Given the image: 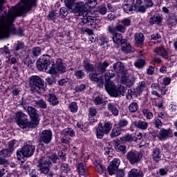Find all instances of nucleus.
I'll return each mask as SVG.
<instances>
[{"label":"nucleus","instance_id":"nucleus-1","mask_svg":"<svg viewBox=\"0 0 177 177\" xmlns=\"http://www.w3.org/2000/svg\"><path fill=\"white\" fill-rule=\"evenodd\" d=\"M3 0H0V13L2 12V6H3ZM33 6H37V0H21V2L13 8L12 10L9 12L6 19H3L4 26H10L15 20L17 16H21L24 13L30 12Z\"/></svg>","mask_w":177,"mask_h":177},{"label":"nucleus","instance_id":"nucleus-2","mask_svg":"<svg viewBox=\"0 0 177 177\" xmlns=\"http://www.w3.org/2000/svg\"><path fill=\"white\" fill-rule=\"evenodd\" d=\"M73 12V13H77L78 16L82 17L80 19L83 24L93 26L96 17L88 16V8H86V4L84 1L76 2Z\"/></svg>","mask_w":177,"mask_h":177},{"label":"nucleus","instance_id":"nucleus-3","mask_svg":"<svg viewBox=\"0 0 177 177\" xmlns=\"http://www.w3.org/2000/svg\"><path fill=\"white\" fill-rule=\"evenodd\" d=\"M51 59L52 58L48 55H44L40 57L39 59L36 63L38 70L39 71L44 70L46 73L53 75L57 74L55 62H52Z\"/></svg>","mask_w":177,"mask_h":177},{"label":"nucleus","instance_id":"nucleus-4","mask_svg":"<svg viewBox=\"0 0 177 177\" xmlns=\"http://www.w3.org/2000/svg\"><path fill=\"white\" fill-rule=\"evenodd\" d=\"M50 160L56 164L57 162V160H59V157L53 154L51 156H41L37 161V168H39V171L40 174H44V175H48L49 171H50V165H52V162Z\"/></svg>","mask_w":177,"mask_h":177},{"label":"nucleus","instance_id":"nucleus-5","mask_svg":"<svg viewBox=\"0 0 177 177\" xmlns=\"http://www.w3.org/2000/svg\"><path fill=\"white\" fill-rule=\"evenodd\" d=\"M8 15L3 16L2 18H0V39H3V38H8L9 33L11 34H18L19 37L23 35V30L19 29L17 32L16 31V28L13 27L12 24H13V21H15V19L16 17H14L13 21L11 22L10 25H5L3 24V20H6V17Z\"/></svg>","mask_w":177,"mask_h":177},{"label":"nucleus","instance_id":"nucleus-6","mask_svg":"<svg viewBox=\"0 0 177 177\" xmlns=\"http://www.w3.org/2000/svg\"><path fill=\"white\" fill-rule=\"evenodd\" d=\"M35 152V145H34V140H29L22 147L21 149L17 151V157L18 160H21L24 157H31Z\"/></svg>","mask_w":177,"mask_h":177},{"label":"nucleus","instance_id":"nucleus-7","mask_svg":"<svg viewBox=\"0 0 177 177\" xmlns=\"http://www.w3.org/2000/svg\"><path fill=\"white\" fill-rule=\"evenodd\" d=\"M29 86L33 93L35 92L42 93L44 89H45V82L39 76L33 75L30 77Z\"/></svg>","mask_w":177,"mask_h":177},{"label":"nucleus","instance_id":"nucleus-8","mask_svg":"<svg viewBox=\"0 0 177 177\" xmlns=\"http://www.w3.org/2000/svg\"><path fill=\"white\" fill-rule=\"evenodd\" d=\"M15 122L22 129H30V128H33L31 122L28 121L27 115L21 111L17 112L15 113Z\"/></svg>","mask_w":177,"mask_h":177},{"label":"nucleus","instance_id":"nucleus-9","mask_svg":"<svg viewBox=\"0 0 177 177\" xmlns=\"http://www.w3.org/2000/svg\"><path fill=\"white\" fill-rule=\"evenodd\" d=\"M24 109L27 110L28 114H29L32 128H37L39 124V113H38V111L32 106H28L27 109L24 107Z\"/></svg>","mask_w":177,"mask_h":177},{"label":"nucleus","instance_id":"nucleus-10","mask_svg":"<svg viewBox=\"0 0 177 177\" xmlns=\"http://www.w3.org/2000/svg\"><path fill=\"white\" fill-rule=\"evenodd\" d=\"M111 128H113V125L109 122H105L103 126L99 124L95 130L97 138L98 139H103V136H104V135H109V133H110Z\"/></svg>","mask_w":177,"mask_h":177},{"label":"nucleus","instance_id":"nucleus-11","mask_svg":"<svg viewBox=\"0 0 177 177\" xmlns=\"http://www.w3.org/2000/svg\"><path fill=\"white\" fill-rule=\"evenodd\" d=\"M61 170L62 171V173L58 174L57 172L55 171H50L48 174V177H66L67 176V174L71 171L70 168V165L67 163H62L60 166Z\"/></svg>","mask_w":177,"mask_h":177},{"label":"nucleus","instance_id":"nucleus-12","mask_svg":"<svg viewBox=\"0 0 177 177\" xmlns=\"http://www.w3.org/2000/svg\"><path fill=\"white\" fill-rule=\"evenodd\" d=\"M88 78L92 82H95L98 88H103V85H104V77L103 75L94 71L88 74Z\"/></svg>","mask_w":177,"mask_h":177},{"label":"nucleus","instance_id":"nucleus-13","mask_svg":"<svg viewBox=\"0 0 177 177\" xmlns=\"http://www.w3.org/2000/svg\"><path fill=\"white\" fill-rule=\"evenodd\" d=\"M142 153L138 151H129L127 154V158L129 161L131 165L135 164H139L140 162V160H142Z\"/></svg>","mask_w":177,"mask_h":177},{"label":"nucleus","instance_id":"nucleus-14","mask_svg":"<svg viewBox=\"0 0 177 177\" xmlns=\"http://www.w3.org/2000/svg\"><path fill=\"white\" fill-rule=\"evenodd\" d=\"M105 89L110 96H112L113 97H118V92L117 91L118 88L112 81L105 82Z\"/></svg>","mask_w":177,"mask_h":177},{"label":"nucleus","instance_id":"nucleus-15","mask_svg":"<svg viewBox=\"0 0 177 177\" xmlns=\"http://www.w3.org/2000/svg\"><path fill=\"white\" fill-rule=\"evenodd\" d=\"M109 66H110V64L107 61H104V62L96 63L94 66V71L95 73H97L100 75L102 74H104Z\"/></svg>","mask_w":177,"mask_h":177},{"label":"nucleus","instance_id":"nucleus-16","mask_svg":"<svg viewBox=\"0 0 177 177\" xmlns=\"http://www.w3.org/2000/svg\"><path fill=\"white\" fill-rule=\"evenodd\" d=\"M157 138L159 140H165L168 138H172V130L171 129H162L159 131Z\"/></svg>","mask_w":177,"mask_h":177},{"label":"nucleus","instance_id":"nucleus-17","mask_svg":"<svg viewBox=\"0 0 177 177\" xmlns=\"http://www.w3.org/2000/svg\"><path fill=\"white\" fill-rule=\"evenodd\" d=\"M52 140V131L50 130H44L40 136V141L46 145H49Z\"/></svg>","mask_w":177,"mask_h":177},{"label":"nucleus","instance_id":"nucleus-18","mask_svg":"<svg viewBox=\"0 0 177 177\" xmlns=\"http://www.w3.org/2000/svg\"><path fill=\"white\" fill-rule=\"evenodd\" d=\"M120 162H121L117 158H114L113 161L111 162L110 165L108 167L109 175H114V174L117 172V169H118V167H120Z\"/></svg>","mask_w":177,"mask_h":177},{"label":"nucleus","instance_id":"nucleus-19","mask_svg":"<svg viewBox=\"0 0 177 177\" xmlns=\"http://www.w3.org/2000/svg\"><path fill=\"white\" fill-rule=\"evenodd\" d=\"M121 81L123 85H127L129 88H131L135 84V77L133 75L127 76V75H123Z\"/></svg>","mask_w":177,"mask_h":177},{"label":"nucleus","instance_id":"nucleus-20","mask_svg":"<svg viewBox=\"0 0 177 177\" xmlns=\"http://www.w3.org/2000/svg\"><path fill=\"white\" fill-rule=\"evenodd\" d=\"M134 41L136 46H143L145 42V35L142 32H137L134 35Z\"/></svg>","mask_w":177,"mask_h":177},{"label":"nucleus","instance_id":"nucleus-21","mask_svg":"<svg viewBox=\"0 0 177 177\" xmlns=\"http://www.w3.org/2000/svg\"><path fill=\"white\" fill-rule=\"evenodd\" d=\"M55 70L58 73H66V66L63 64V60L62 59H57L55 62Z\"/></svg>","mask_w":177,"mask_h":177},{"label":"nucleus","instance_id":"nucleus-22","mask_svg":"<svg viewBox=\"0 0 177 177\" xmlns=\"http://www.w3.org/2000/svg\"><path fill=\"white\" fill-rule=\"evenodd\" d=\"M133 125H134V127H136V128H138V129H142V131H145L147 129V127H149V123L146 121L137 120L133 122Z\"/></svg>","mask_w":177,"mask_h":177},{"label":"nucleus","instance_id":"nucleus-23","mask_svg":"<svg viewBox=\"0 0 177 177\" xmlns=\"http://www.w3.org/2000/svg\"><path fill=\"white\" fill-rule=\"evenodd\" d=\"M151 157L155 162H160V161H161V150L160 148H155L153 149Z\"/></svg>","mask_w":177,"mask_h":177},{"label":"nucleus","instance_id":"nucleus-24","mask_svg":"<svg viewBox=\"0 0 177 177\" xmlns=\"http://www.w3.org/2000/svg\"><path fill=\"white\" fill-rule=\"evenodd\" d=\"M113 68L115 73H117V74H122V73H124V70L125 69L124 64L120 62L115 63L113 66Z\"/></svg>","mask_w":177,"mask_h":177},{"label":"nucleus","instance_id":"nucleus-25","mask_svg":"<svg viewBox=\"0 0 177 177\" xmlns=\"http://www.w3.org/2000/svg\"><path fill=\"white\" fill-rule=\"evenodd\" d=\"M146 6H142V0H137L136 5H134V11L140 12V13H145L146 12Z\"/></svg>","mask_w":177,"mask_h":177},{"label":"nucleus","instance_id":"nucleus-26","mask_svg":"<svg viewBox=\"0 0 177 177\" xmlns=\"http://www.w3.org/2000/svg\"><path fill=\"white\" fill-rule=\"evenodd\" d=\"M155 53H158V55H160V56H162L164 59H168L169 57V55H168V52L164 47L160 46L155 49Z\"/></svg>","mask_w":177,"mask_h":177},{"label":"nucleus","instance_id":"nucleus-27","mask_svg":"<svg viewBox=\"0 0 177 177\" xmlns=\"http://www.w3.org/2000/svg\"><path fill=\"white\" fill-rule=\"evenodd\" d=\"M129 177H143L145 174L143 171L138 169H132L128 173Z\"/></svg>","mask_w":177,"mask_h":177},{"label":"nucleus","instance_id":"nucleus-28","mask_svg":"<svg viewBox=\"0 0 177 177\" xmlns=\"http://www.w3.org/2000/svg\"><path fill=\"white\" fill-rule=\"evenodd\" d=\"M122 50L124 53H132L133 52H135V48H133L132 46L129 43H123L122 45Z\"/></svg>","mask_w":177,"mask_h":177},{"label":"nucleus","instance_id":"nucleus-29","mask_svg":"<svg viewBox=\"0 0 177 177\" xmlns=\"http://www.w3.org/2000/svg\"><path fill=\"white\" fill-rule=\"evenodd\" d=\"M112 39L113 42H115V44H117V45H122L125 42V39H122V35L120 33H115V35H113Z\"/></svg>","mask_w":177,"mask_h":177},{"label":"nucleus","instance_id":"nucleus-30","mask_svg":"<svg viewBox=\"0 0 177 177\" xmlns=\"http://www.w3.org/2000/svg\"><path fill=\"white\" fill-rule=\"evenodd\" d=\"M162 18L160 14H155L152 17L149 19V24H161V21Z\"/></svg>","mask_w":177,"mask_h":177},{"label":"nucleus","instance_id":"nucleus-31","mask_svg":"<svg viewBox=\"0 0 177 177\" xmlns=\"http://www.w3.org/2000/svg\"><path fill=\"white\" fill-rule=\"evenodd\" d=\"M145 89H146V82H139L138 86L135 89V95H136V96H138V95H140V93H142Z\"/></svg>","mask_w":177,"mask_h":177},{"label":"nucleus","instance_id":"nucleus-32","mask_svg":"<svg viewBox=\"0 0 177 177\" xmlns=\"http://www.w3.org/2000/svg\"><path fill=\"white\" fill-rule=\"evenodd\" d=\"M48 100L53 106H57L59 104V100L56 97V95L53 93L48 94Z\"/></svg>","mask_w":177,"mask_h":177},{"label":"nucleus","instance_id":"nucleus-33","mask_svg":"<svg viewBox=\"0 0 177 177\" xmlns=\"http://www.w3.org/2000/svg\"><path fill=\"white\" fill-rule=\"evenodd\" d=\"M83 67L88 72L92 73L93 71H95V66L88 60H84L83 62Z\"/></svg>","mask_w":177,"mask_h":177},{"label":"nucleus","instance_id":"nucleus-34","mask_svg":"<svg viewBox=\"0 0 177 177\" xmlns=\"http://www.w3.org/2000/svg\"><path fill=\"white\" fill-rule=\"evenodd\" d=\"M108 109L112 114L115 116L118 115V109L117 108V105L113 103L108 104Z\"/></svg>","mask_w":177,"mask_h":177},{"label":"nucleus","instance_id":"nucleus-35","mask_svg":"<svg viewBox=\"0 0 177 177\" xmlns=\"http://www.w3.org/2000/svg\"><path fill=\"white\" fill-rule=\"evenodd\" d=\"M21 168L23 169V171H26V172H29V174L32 177H37L35 174V170H34V172L31 173V169H30V165L28 163H25L24 165H22L21 166Z\"/></svg>","mask_w":177,"mask_h":177},{"label":"nucleus","instance_id":"nucleus-36","mask_svg":"<svg viewBox=\"0 0 177 177\" xmlns=\"http://www.w3.org/2000/svg\"><path fill=\"white\" fill-rule=\"evenodd\" d=\"M146 65V60L145 59H138L136 62L134 63L135 67L136 68H143Z\"/></svg>","mask_w":177,"mask_h":177},{"label":"nucleus","instance_id":"nucleus-37","mask_svg":"<svg viewBox=\"0 0 177 177\" xmlns=\"http://www.w3.org/2000/svg\"><path fill=\"white\" fill-rule=\"evenodd\" d=\"M121 133V128L120 127H115L112 129L110 136L112 139L114 138H117V136H120Z\"/></svg>","mask_w":177,"mask_h":177},{"label":"nucleus","instance_id":"nucleus-38","mask_svg":"<svg viewBox=\"0 0 177 177\" xmlns=\"http://www.w3.org/2000/svg\"><path fill=\"white\" fill-rule=\"evenodd\" d=\"M29 52L32 57H38L41 55V50L39 47H35Z\"/></svg>","mask_w":177,"mask_h":177},{"label":"nucleus","instance_id":"nucleus-39","mask_svg":"<svg viewBox=\"0 0 177 177\" xmlns=\"http://www.w3.org/2000/svg\"><path fill=\"white\" fill-rule=\"evenodd\" d=\"M129 110L130 113H136V111L139 110V104L138 102H131L129 106Z\"/></svg>","mask_w":177,"mask_h":177},{"label":"nucleus","instance_id":"nucleus-40","mask_svg":"<svg viewBox=\"0 0 177 177\" xmlns=\"http://www.w3.org/2000/svg\"><path fill=\"white\" fill-rule=\"evenodd\" d=\"M114 75H115V73L113 70H109L108 72H106V74L104 75L106 82L111 81L110 80V79L113 78Z\"/></svg>","mask_w":177,"mask_h":177},{"label":"nucleus","instance_id":"nucleus-41","mask_svg":"<svg viewBox=\"0 0 177 177\" xmlns=\"http://www.w3.org/2000/svg\"><path fill=\"white\" fill-rule=\"evenodd\" d=\"M115 149L116 151H121L122 153H125V150H127V147L124 145L115 142Z\"/></svg>","mask_w":177,"mask_h":177},{"label":"nucleus","instance_id":"nucleus-42","mask_svg":"<svg viewBox=\"0 0 177 177\" xmlns=\"http://www.w3.org/2000/svg\"><path fill=\"white\" fill-rule=\"evenodd\" d=\"M33 102L40 109H46V102L44 100H35Z\"/></svg>","mask_w":177,"mask_h":177},{"label":"nucleus","instance_id":"nucleus-43","mask_svg":"<svg viewBox=\"0 0 177 177\" xmlns=\"http://www.w3.org/2000/svg\"><path fill=\"white\" fill-rule=\"evenodd\" d=\"M167 8L169 9H176L177 7V1L176 0H170L166 4Z\"/></svg>","mask_w":177,"mask_h":177},{"label":"nucleus","instance_id":"nucleus-44","mask_svg":"<svg viewBox=\"0 0 177 177\" xmlns=\"http://www.w3.org/2000/svg\"><path fill=\"white\" fill-rule=\"evenodd\" d=\"M12 153L8 149H6L0 151V156L1 157L8 158L10 157Z\"/></svg>","mask_w":177,"mask_h":177},{"label":"nucleus","instance_id":"nucleus-45","mask_svg":"<svg viewBox=\"0 0 177 177\" xmlns=\"http://www.w3.org/2000/svg\"><path fill=\"white\" fill-rule=\"evenodd\" d=\"M68 108L70 109L71 113H77V111H78V105L75 102H73L69 104Z\"/></svg>","mask_w":177,"mask_h":177},{"label":"nucleus","instance_id":"nucleus-46","mask_svg":"<svg viewBox=\"0 0 177 177\" xmlns=\"http://www.w3.org/2000/svg\"><path fill=\"white\" fill-rule=\"evenodd\" d=\"M128 89L125 88L124 86H120L118 88L117 92H118V96L119 95H122V96H125V93H127Z\"/></svg>","mask_w":177,"mask_h":177},{"label":"nucleus","instance_id":"nucleus-47","mask_svg":"<svg viewBox=\"0 0 177 177\" xmlns=\"http://www.w3.org/2000/svg\"><path fill=\"white\" fill-rule=\"evenodd\" d=\"M67 15H68V11H67V8H66L64 7L61 8L59 10V16L60 17H62V19H64V17H66V16H67Z\"/></svg>","mask_w":177,"mask_h":177},{"label":"nucleus","instance_id":"nucleus-48","mask_svg":"<svg viewBox=\"0 0 177 177\" xmlns=\"http://www.w3.org/2000/svg\"><path fill=\"white\" fill-rule=\"evenodd\" d=\"M77 169L79 171L80 175L85 176V167H84V163L80 162L77 166Z\"/></svg>","mask_w":177,"mask_h":177},{"label":"nucleus","instance_id":"nucleus-49","mask_svg":"<svg viewBox=\"0 0 177 177\" xmlns=\"http://www.w3.org/2000/svg\"><path fill=\"white\" fill-rule=\"evenodd\" d=\"M64 135H68L69 136H75V132L71 128L65 129L63 131Z\"/></svg>","mask_w":177,"mask_h":177},{"label":"nucleus","instance_id":"nucleus-50","mask_svg":"<svg viewBox=\"0 0 177 177\" xmlns=\"http://www.w3.org/2000/svg\"><path fill=\"white\" fill-rule=\"evenodd\" d=\"M97 12H98L100 15H104L106 13H107V8H106L104 6H100L97 9Z\"/></svg>","mask_w":177,"mask_h":177},{"label":"nucleus","instance_id":"nucleus-51","mask_svg":"<svg viewBox=\"0 0 177 177\" xmlns=\"http://www.w3.org/2000/svg\"><path fill=\"white\" fill-rule=\"evenodd\" d=\"M122 142H132L133 140V137L131 134H128L127 136H124L120 138Z\"/></svg>","mask_w":177,"mask_h":177},{"label":"nucleus","instance_id":"nucleus-52","mask_svg":"<svg viewBox=\"0 0 177 177\" xmlns=\"http://www.w3.org/2000/svg\"><path fill=\"white\" fill-rule=\"evenodd\" d=\"M15 145H16V140H12L11 141L8 142V149L10 151L12 152L15 151Z\"/></svg>","mask_w":177,"mask_h":177},{"label":"nucleus","instance_id":"nucleus-53","mask_svg":"<svg viewBox=\"0 0 177 177\" xmlns=\"http://www.w3.org/2000/svg\"><path fill=\"white\" fill-rule=\"evenodd\" d=\"M123 10L125 12V13H129V12H132V10H134L133 6H129L128 4H124L123 6Z\"/></svg>","mask_w":177,"mask_h":177},{"label":"nucleus","instance_id":"nucleus-54","mask_svg":"<svg viewBox=\"0 0 177 177\" xmlns=\"http://www.w3.org/2000/svg\"><path fill=\"white\" fill-rule=\"evenodd\" d=\"M64 3L68 9H73L74 6V0H65Z\"/></svg>","mask_w":177,"mask_h":177},{"label":"nucleus","instance_id":"nucleus-55","mask_svg":"<svg viewBox=\"0 0 177 177\" xmlns=\"http://www.w3.org/2000/svg\"><path fill=\"white\" fill-rule=\"evenodd\" d=\"M93 102L95 104H103L104 103V100H103L100 96L95 97V99L93 100Z\"/></svg>","mask_w":177,"mask_h":177},{"label":"nucleus","instance_id":"nucleus-56","mask_svg":"<svg viewBox=\"0 0 177 177\" xmlns=\"http://www.w3.org/2000/svg\"><path fill=\"white\" fill-rule=\"evenodd\" d=\"M95 171L100 174V175H102L103 174L104 170H103V166H102V164L97 163L95 165Z\"/></svg>","mask_w":177,"mask_h":177},{"label":"nucleus","instance_id":"nucleus-57","mask_svg":"<svg viewBox=\"0 0 177 177\" xmlns=\"http://www.w3.org/2000/svg\"><path fill=\"white\" fill-rule=\"evenodd\" d=\"M75 77L78 78V80H81L83 77L85 76V72L84 71H77L75 73Z\"/></svg>","mask_w":177,"mask_h":177},{"label":"nucleus","instance_id":"nucleus-58","mask_svg":"<svg viewBox=\"0 0 177 177\" xmlns=\"http://www.w3.org/2000/svg\"><path fill=\"white\" fill-rule=\"evenodd\" d=\"M143 113H144V115H145L147 120H151V118H153V113L149 111V110L147 109L144 110Z\"/></svg>","mask_w":177,"mask_h":177},{"label":"nucleus","instance_id":"nucleus-59","mask_svg":"<svg viewBox=\"0 0 177 177\" xmlns=\"http://www.w3.org/2000/svg\"><path fill=\"white\" fill-rule=\"evenodd\" d=\"M121 23L124 27H128V26H131V19L129 18H125L122 20Z\"/></svg>","mask_w":177,"mask_h":177},{"label":"nucleus","instance_id":"nucleus-60","mask_svg":"<svg viewBox=\"0 0 177 177\" xmlns=\"http://www.w3.org/2000/svg\"><path fill=\"white\" fill-rule=\"evenodd\" d=\"M118 125L120 128H124L128 125V121L125 119L120 120L118 122Z\"/></svg>","mask_w":177,"mask_h":177},{"label":"nucleus","instance_id":"nucleus-61","mask_svg":"<svg viewBox=\"0 0 177 177\" xmlns=\"http://www.w3.org/2000/svg\"><path fill=\"white\" fill-rule=\"evenodd\" d=\"M107 30L111 34H113V35L115 34V32L117 31L115 27H114V26H113V25L109 26L107 28Z\"/></svg>","mask_w":177,"mask_h":177},{"label":"nucleus","instance_id":"nucleus-62","mask_svg":"<svg viewBox=\"0 0 177 177\" xmlns=\"http://www.w3.org/2000/svg\"><path fill=\"white\" fill-rule=\"evenodd\" d=\"M116 30L119 32H125V27L122 24H118L115 26Z\"/></svg>","mask_w":177,"mask_h":177},{"label":"nucleus","instance_id":"nucleus-63","mask_svg":"<svg viewBox=\"0 0 177 177\" xmlns=\"http://www.w3.org/2000/svg\"><path fill=\"white\" fill-rule=\"evenodd\" d=\"M133 95H135V89L133 91L131 89L127 90V98L128 100L132 99V96H133Z\"/></svg>","mask_w":177,"mask_h":177},{"label":"nucleus","instance_id":"nucleus-64","mask_svg":"<svg viewBox=\"0 0 177 177\" xmlns=\"http://www.w3.org/2000/svg\"><path fill=\"white\" fill-rule=\"evenodd\" d=\"M20 49H24V43L21 41H18L15 50H20Z\"/></svg>","mask_w":177,"mask_h":177}]
</instances>
